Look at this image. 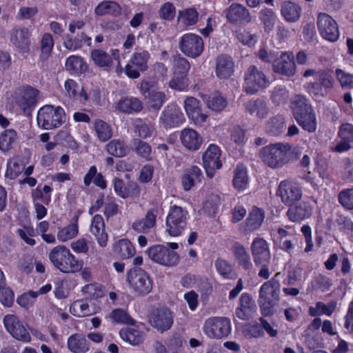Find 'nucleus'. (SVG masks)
<instances>
[{
    "instance_id": "f257e3e1",
    "label": "nucleus",
    "mask_w": 353,
    "mask_h": 353,
    "mask_svg": "<svg viewBox=\"0 0 353 353\" xmlns=\"http://www.w3.org/2000/svg\"><path fill=\"white\" fill-rule=\"evenodd\" d=\"M292 156V147L288 143H277L262 148L259 157L265 165L272 168H281L287 164Z\"/></svg>"
},
{
    "instance_id": "f03ea898",
    "label": "nucleus",
    "mask_w": 353,
    "mask_h": 353,
    "mask_svg": "<svg viewBox=\"0 0 353 353\" xmlns=\"http://www.w3.org/2000/svg\"><path fill=\"white\" fill-rule=\"evenodd\" d=\"M52 265L63 273H76L82 270L83 261L79 260L65 245H57L49 253Z\"/></svg>"
},
{
    "instance_id": "7ed1b4c3",
    "label": "nucleus",
    "mask_w": 353,
    "mask_h": 353,
    "mask_svg": "<svg viewBox=\"0 0 353 353\" xmlns=\"http://www.w3.org/2000/svg\"><path fill=\"white\" fill-rule=\"evenodd\" d=\"M291 108L296 121L305 130L309 132L316 130V117L305 97L296 96L292 101Z\"/></svg>"
},
{
    "instance_id": "20e7f679",
    "label": "nucleus",
    "mask_w": 353,
    "mask_h": 353,
    "mask_svg": "<svg viewBox=\"0 0 353 353\" xmlns=\"http://www.w3.org/2000/svg\"><path fill=\"white\" fill-rule=\"evenodd\" d=\"M279 294L280 284L275 278L272 279L261 285L259 292V303L264 315L268 316L272 314V308L276 305Z\"/></svg>"
},
{
    "instance_id": "39448f33",
    "label": "nucleus",
    "mask_w": 353,
    "mask_h": 353,
    "mask_svg": "<svg viewBox=\"0 0 353 353\" xmlns=\"http://www.w3.org/2000/svg\"><path fill=\"white\" fill-rule=\"evenodd\" d=\"M65 111L60 106L46 105L37 112L38 125L44 130L59 128L65 121Z\"/></svg>"
},
{
    "instance_id": "423d86ee",
    "label": "nucleus",
    "mask_w": 353,
    "mask_h": 353,
    "mask_svg": "<svg viewBox=\"0 0 353 353\" xmlns=\"http://www.w3.org/2000/svg\"><path fill=\"white\" fill-rule=\"evenodd\" d=\"M127 282L132 292L137 296H145L152 290V279L145 271L141 268H132L128 271Z\"/></svg>"
},
{
    "instance_id": "0eeeda50",
    "label": "nucleus",
    "mask_w": 353,
    "mask_h": 353,
    "mask_svg": "<svg viewBox=\"0 0 353 353\" xmlns=\"http://www.w3.org/2000/svg\"><path fill=\"white\" fill-rule=\"evenodd\" d=\"M188 212L176 205L170 208L166 217V232L172 236H180L186 228Z\"/></svg>"
},
{
    "instance_id": "6e6552de",
    "label": "nucleus",
    "mask_w": 353,
    "mask_h": 353,
    "mask_svg": "<svg viewBox=\"0 0 353 353\" xmlns=\"http://www.w3.org/2000/svg\"><path fill=\"white\" fill-rule=\"evenodd\" d=\"M39 91L30 86L19 88L8 99L13 108L17 107L24 112L31 110L36 105Z\"/></svg>"
},
{
    "instance_id": "1a4fd4ad",
    "label": "nucleus",
    "mask_w": 353,
    "mask_h": 353,
    "mask_svg": "<svg viewBox=\"0 0 353 353\" xmlns=\"http://www.w3.org/2000/svg\"><path fill=\"white\" fill-rule=\"evenodd\" d=\"M203 331L210 339H220L229 335L231 323L226 317H210L205 320Z\"/></svg>"
},
{
    "instance_id": "9d476101",
    "label": "nucleus",
    "mask_w": 353,
    "mask_h": 353,
    "mask_svg": "<svg viewBox=\"0 0 353 353\" xmlns=\"http://www.w3.org/2000/svg\"><path fill=\"white\" fill-rule=\"evenodd\" d=\"M222 151L219 146L211 143L202 155L203 166L208 177L212 178L216 170L222 167Z\"/></svg>"
},
{
    "instance_id": "9b49d317",
    "label": "nucleus",
    "mask_w": 353,
    "mask_h": 353,
    "mask_svg": "<svg viewBox=\"0 0 353 353\" xmlns=\"http://www.w3.org/2000/svg\"><path fill=\"white\" fill-rule=\"evenodd\" d=\"M270 84L263 72L255 66H250L245 76L244 89L248 94H253L265 88Z\"/></svg>"
},
{
    "instance_id": "f8f14e48",
    "label": "nucleus",
    "mask_w": 353,
    "mask_h": 353,
    "mask_svg": "<svg viewBox=\"0 0 353 353\" xmlns=\"http://www.w3.org/2000/svg\"><path fill=\"white\" fill-rule=\"evenodd\" d=\"M179 46L185 55L192 58L199 57L204 49L201 37L193 33L183 34L180 38Z\"/></svg>"
},
{
    "instance_id": "ddd939ff",
    "label": "nucleus",
    "mask_w": 353,
    "mask_h": 353,
    "mask_svg": "<svg viewBox=\"0 0 353 353\" xmlns=\"http://www.w3.org/2000/svg\"><path fill=\"white\" fill-rule=\"evenodd\" d=\"M148 254L152 261L165 266L176 265L179 260L176 252L161 245L150 247L148 250Z\"/></svg>"
},
{
    "instance_id": "4468645a",
    "label": "nucleus",
    "mask_w": 353,
    "mask_h": 353,
    "mask_svg": "<svg viewBox=\"0 0 353 353\" xmlns=\"http://www.w3.org/2000/svg\"><path fill=\"white\" fill-rule=\"evenodd\" d=\"M150 58V54L146 50H139L134 52L125 66V74L132 79L138 78L140 76V72L148 68V62Z\"/></svg>"
},
{
    "instance_id": "2eb2a0df",
    "label": "nucleus",
    "mask_w": 353,
    "mask_h": 353,
    "mask_svg": "<svg viewBox=\"0 0 353 353\" xmlns=\"http://www.w3.org/2000/svg\"><path fill=\"white\" fill-rule=\"evenodd\" d=\"M140 90L145 98L148 99L149 105L154 109H160L166 101L165 92L157 89L152 80L142 81L140 84Z\"/></svg>"
},
{
    "instance_id": "dca6fc26",
    "label": "nucleus",
    "mask_w": 353,
    "mask_h": 353,
    "mask_svg": "<svg viewBox=\"0 0 353 353\" xmlns=\"http://www.w3.org/2000/svg\"><path fill=\"white\" fill-rule=\"evenodd\" d=\"M278 195L283 203L291 206L301 199L302 190L297 183L285 180L280 182Z\"/></svg>"
},
{
    "instance_id": "f3484780",
    "label": "nucleus",
    "mask_w": 353,
    "mask_h": 353,
    "mask_svg": "<svg viewBox=\"0 0 353 353\" xmlns=\"http://www.w3.org/2000/svg\"><path fill=\"white\" fill-rule=\"evenodd\" d=\"M6 330L16 339L25 343L31 341V336L23 323L14 314H7L3 318Z\"/></svg>"
},
{
    "instance_id": "a211bd4d",
    "label": "nucleus",
    "mask_w": 353,
    "mask_h": 353,
    "mask_svg": "<svg viewBox=\"0 0 353 353\" xmlns=\"http://www.w3.org/2000/svg\"><path fill=\"white\" fill-rule=\"evenodd\" d=\"M163 213V210L161 203L152 205L148 210L144 219L137 220L132 223L133 230L139 232H148L156 225V219L159 215Z\"/></svg>"
},
{
    "instance_id": "6ab92c4d",
    "label": "nucleus",
    "mask_w": 353,
    "mask_h": 353,
    "mask_svg": "<svg viewBox=\"0 0 353 353\" xmlns=\"http://www.w3.org/2000/svg\"><path fill=\"white\" fill-rule=\"evenodd\" d=\"M273 70L285 76H292L296 71L294 57L292 52H283L280 55L276 54L272 63Z\"/></svg>"
},
{
    "instance_id": "aec40b11",
    "label": "nucleus",
    "mask_w": 353,
    "mask_h": 353,
    "mask_svg": "<svg viewBox=\"0 0 353 353\" xmlns=\"http://www.w3.org/2000/svg\"><path fill=\"white\" fill-rule=\"evenodd\" d=\"M150 323L159 331H167L173 324V314L167 307L156 309L150 315Z\"/></svg>"
},
{
    "instance_id": "412c9836",
    "label": "nucleus",
    "mask_w": 353,
    "mask_h": 353,
    "mask_svg": "<svg viewBox=\"0 0 353 353\" xmlns=\"http://www.w3.org/2000/svg\"><path fill=\"white\" fill-rule=\"evenodd\" d=\"M185 121L181 109L175 105H170L163 110L160 117V123L165 128L178 127Z\"/></svg>"
},
{
    "instance_id": "4be33fe9",
    "label": "nucleus",
    "mask_w": 353,
    "mask_h": 353,
    "mask_svg": "<svg viewBox=\"0 0 353 353\" xmlns=\"http://www.w3.org/2000/svg\"><path fill=\"white\" fill-rule=\"evenodd\" d=\"M253 260L256 265L269 263L271 259L268 242L262 238H256L251 245Z\"/></svg>"
},
{
    "instance_id": "5701e85b",
    "label": "nucleus",
    "mask_w": 353,
    "mask_h": 353,
    "mask_svg": "<svg viewBox=\"0 0 353 353\" xmlns=\"http://www.w3.org/2000/svg\"><path fill=\"white\" fill-rule=\"evenodd\" d=\"M183 106L188 118L195 125H201L207 121L208 115L202 112L200 102L196 99L188 97Z\"/></svg>"
},
{
    "instance_id": "b1692460",
    "label": "nucleus",
    "mask_w": 353,
    "mask_h": 353,
    "mask_svg": "<svg viewBox=\"0 0 353 353\" xmlns=\"http://www.w3.org/2000/svg\"><path fill=\"white\" fill-rule=\"evenodd\" d=\"M180 141L188 150L194 152L200 149L203 139L195 130L186 128L181 131Z\"/></svg>"
},
{
    "instance_id": "393cba45",
    "label": "nucleus",
    "mask_w": 353,
    "mask_h": 353,
    "mask_svg": "<svg viewBox=\"0 0 353 353\" xmlns=\"http://www.w3.org/2000/svg\"><path fill=\"white\" fill-rule=\"evenodd\" d=\"M314 203L313 200L303 201L296 206L290 207L287 212L288 219L291 221L296 222L310 217Z\"/></svg>"
},
{
    "instance_id": "a878e982",
    "label": "nucleus",
    "mask_w": 353,
    "mask_h": 353,
    "mask_svg": "<svg viewBox=\"0 0 353 353\" xmlns=\"http://www.w3.org/2000/svg\"><path fill=\"white\" fill-rule=\"evenodd\" d=\"M64 90L66 96L70 99H75L79 96L83 101L89 100L95 101L98 99V93H88L83 88H80L78 83L73 79H67L64 83Z\"/></svg>"
},
{
    "instance_id": "bb28decb",
    "label": "nucleus",
    "mask_w": 353,
    "mask_h": 353,
    "mask_svg": "<svg viewBox=\"0 0 353 353\" xmlns=\"http://www.w3.org/2000/svg\"><path fill=\"white\" fill-rule=\"evenodd\" d=\"M256 311V305L251 296L243 293L239 299V305L236 309V316L242 320L251 318Z\"/></svg>"
},
{
    "instance_id": "cd10ccee",
    "label": "nucleus",
    "mask_w": 353,
    "mask_h": 353,
    "mask_svg": "<svg viewBox=\"0 0 353 353\" xmlns=\"http://www.w3.org/2000/svg\"><path fill=\"white\" fill-rule=\"evenodd\" d=\"M90 231L95 236L99 246L105 248L107 245L108 235L105 231V223L101 215L93 216Z\"/></svg>"
},
{
    "instance_id": "c85d7f7f",
    "label": "nucleus",
    "mask_w": 353,
    "mask_h": 353,
    "mask_svg": "<svg viewBox=\"0 0 353 353\" xmlns=\"http://www.w3.org/2000/svg\"><path fill=\"white\" fill-rule=\"evenodd\" d=\"M228 21L234 23H249L251 17L248 9L238 3H233L229 8L227 12Z\"/></svg>"
},
{
    "instance_id": "c756f323",
    "label": "nucleus",
    "mask_w": 353,
    "mask_h": 353,
    "mask_svg": "<svg viewBox=\"0 0 353 353\" xmlns=\"http://www.w3.org/2000/svg\"><path fill=\"white\" fill-rule=\"evenodd\" d=\"M30 32L28 28H14L10 33V41L23 52L28 50Z\"/></svg>"
},
{
    "instance_id": "7c9ffc66",
    "label": "nucleus",
    "mask_w": 353,
    "mask_h": 353,
    "mask_svg": "<svg viewBox=\"0 0 353 353\" xmlns=\"http://www.w3.org/2000/svg\"><path fill=\"white\" fill-rule=\"evenodd\" d=\"M115 110L126 114L138 112L142 109L141 102L135 97H125L121 98L115 104Z\"/></svg>"
},
{
    "instance_id": "2f4dec72",
    "label": "nucleus",
    "mask_w": 353,
    "mask_h": 353,
    "mask_svg": "<svg viewBox=\"0 0 353 353\" xmlns=\"http://www.w3.org/2000/svg\"><path fill=\"white\" fill-rule=\"evenodd\" d=\"M143 328L142 325H137L134 327L123 328L119 332L120 337L131 345H138L143 340Z\"/></svg>"
},
{
    "instance_id": "473e14b6",
    "label": "nucleus",
    "mask_w": 353,
    "mask_h": 353,
    "mask_svg": "<svg viewBox=\"0 0 353 353\" xmlns=\"http://www.w3.org/2000/svg\"><path fill=\"white\" fill-rule=\"evenodd\" d=\"M301 6L291 1H285L281 3V13L283 19L290 23L297 21L301 14Z\"/></svg>"
},
{
    "instance_id": "72a5a7b5",
    "label": "nucleus",
    "mask_w": 353,
    "mask_h": 353,
    "mask_svg": "<svg viewBox=\"0 0 353 353\" xmlns=\"http://www.w3.org/2000/svg\"><path fill=\"white\" fill-rule=\"evenodd\" d=\"M246 111L252 117L265 118L269 113L267 103L263 99L250 100L245 104Z\"/></svg>"
},
{
    "instance_id": "f704fd0d",
    "label": "nucleus",
    "mask_w": 353,
    "mask_h": 353,
    "mask_svg": "<svg viewBox=\"0 0 353 353\" xmlns=\"http://www.w3.org/2000/svg\"><path fill=\"white\" fill-rule=\"evenodd\" d=\"M202 177L201 170L197 166H192L184 172L181 177V184L185 191L190 190L194 184L201 181Z\"/></svg>"
},
{
    "instance_id": "c9c22d12",
    "label": "nucleus",
    "mask_w": 353,
    "mask_h": 353,
    "mask_svg": "<svg viewBox=\"0 0 353 353\" xmlns=\"http://www.w3.org/2000/svg\"><path fill=\"white\" fill-rule=\"evenodd\" d=\"M67 345L72 353H85L89 350L88 343L81 334L71 335L68 339Z\"/></svg>"
},
{
    "instance_id": "e433bc0d",
    "label": "nucleus",
    "mask_w": 353,
    "mask_h": 353,
    "mask_svg": "<svg viewBox=\"0 0 353 353\" xmlns=\"http://www.w3.org/2000/svg\"><path fill=\"white\" fill-rule=\"evenodd\" d=\"M232 185L234 188L239 192L244 191L248 188L249 185V179L247 168L244 165H238L235 168Z\"/></svg>"
},
{
    "instance_id": "4c0bfd02",
    "label": "nucleus",
    "mask_w": 353,
    "mask_h": 353,
    "mask_svg": "<svg viewBox=\"0 0 353 353\" xmlns=\"http://www.w3.org/2000/svg\"><path fill=\"white\" fill-rule=\"evenodd\" d=\"M234 72V63L230 57L221 55L218 57L216 72L221 79L230 77Z\"/></svg>"
},
{
    "instance_id": "58836bf2",
    "label": "nucleus",
    "mask_w": 353,
    "mask_h": 353,
    "mask_svg": "<svg viewBox=\"0 0 353 353\" xmlns=\"http://www.w3.org/2000/svg\"><path fill=\"white\" fill-rule=\"evenodd\" d=\"M70 312L77 317H84L95 314L97 310L90 306L87 301L80 299L74 301L70 305Z\"/></svg>"
},
{
    "instance_id": "ea45409f",
    "label": "nucleus",
    "mask_w": 353,
    "mask_h": 353,
    "mask_svg": "<svg viewBox=\"0 0 353 353\" xmlns=\"http://www.w3.org/2000/svg\"><path fill=\"white\" fill-rule=\"evenodd\" d=\"M93 131L99 141L105 142L112 137V129L105 121L97 119L93 123Z\"/></svg>"
},
{
    "instance_id": "a19ab883",
    "label": "nucleus",
    "mask_w": 353,
    "mask_h": 353,
    "mask_svg": "<svg viewBox=\"0 0 353 353\" xmlns=\"http://www.w3.org/2000/svg\"><path fill=\"white\" fill-rule=\"evenodd\" d=\"M113 252L118 257L125 259L134 256L135 248L128 239H121L114 245Z\"/></svg>"
},
{
    "instance_id": "79ce46f5",
    "label": "nucleus",
    "mask_w": 353,
    "mask_h": 353,
    "mask_svg": "<svg viewBox=\"0 0 353 353\" xmlns=\"http://www.w3.org/2000/svg\"><path fill=\"white\" fill-rule=\"evenodd\" d=\"M23 170L24 163L23 161L19 157H13L7 163L5 177L7 180H14L22 173Z\"/></svg>"
},
{
    "instance_id": "37998d69",
    "label": "nucleus",
    "mask_w": 353,
    "mask_h": 353,
    "mask_svg": "<svg viewBox=\"0 0 353 353\" xmlns=\"http://www.w3.org/2000/svg\"><path fill=\"white\" fill-rule=\"evenodd\" d=\"M67 70L72 74H82L87 71L88 65L80 56L71 55L67 58L65 64Z\"/></svg>"
},
{
    "instance_id": "c03bdc74",
    "label": "nucleus",
    "mask_w": 353,
    "mask_h": 353,
    "mask_svg": "<svg viewBox=\"0 0 353 353\" xmlns=\"http://www.w3.org/2000/svg\"><path fill=\"white\" fill-rule=\"evenodd\" d=\"M91 43V37H88L84 33H82L80 35H77L74 39L66 37L63 41L65 48L70 51H75L82 48L84 45L90 46Z\"/></svg>"
},
{
    "instance_id": "a18cd8bd",
    "label": "nucleus",
    "mask_w": 353,
    "mask_h": 353,
    "mask_svg": "<svg viewBox=\"0 0 353 353\" xmlns=\"http://www.w3.org/2000/svg\"><path fill=\"white\" fill-rule=\"evenodd\" d=\"M79 233L77 219L72 223L61 228L57 232V239L61 243L67 242L75 238Z\"/></svg>"
},
{
    "instance_id": "49530a36",
    "label": "nucleus",
    "mask_w": 353,
    "mask_h": 353,
    "mask_svg": "<svg viewBox=\"0 0 353 353\" xmlns=\"http://www.w3.org/2000/svg\"><path fill=\"white\" fill-rule=\"evenodd\" d=\"M317 26L321 35L326 40L331 41V17L325 13L318 16Z\"/></svg>"
},
{
    "instance_id": "de8ad7c7",
    "label": "nucleus",
    "mask_w": 353,
    "mask_h": 353,
    "mask_svg": "<svg viewBox=\"0 0 353 353\" xmlns=\"http://www.w3.org/2000/svg\"><path fill=\"white\" fill-rule=\"evenodd\" d=\"M206 104L212 111L221 112L226 108L228 101L220 93L216 92L209 96Z\"/></svg>"
},
{
    "instance_id": "09e8293b",
    "label": "nucleus",
    "mask_w": 353,
    "mask_h": 353,
    "mask_svg": "<svg viewBox=\"0 0 353 353\" xmlns=\"http://www.w3.org/2000/svg\"><path fill=\"white\" fill-rule=\"evenodd\" d=\"M107 152L114 157H122L128 153V148L119 139H113L106 145Z\"/></svg>"
},
{
    "instance_id": "8fccbe9b",
    "label": "nucleus",
    "mask_w": 353,
    "mask_h": 353,
    "mask_svg": "<svg viewBox=\"0 0 353 353\" xmlns=\"http://www.w3.org/2000/svg\"><path fill=\"white\" fill-rule=\"evenodd\" d=\"M91 59L94 63L100 68H108L112 65V58L105 51L93 50L91 51Z\"/></svg>"
},
{
    "instance_id": "3c124183",
    "label": "nucleus",
    "mask_w": 353,
    "mask_h": 353,
    "mask_svg": "<svg viewBox=\"0 0 353 353\" xmlns=\"http://www.w3.org/2000/svg\"><path fill=\"white\" fill-rule=\"evenodd\" d=\"M17 139V134L12 129L6 130L0 135V150L3 152L8 151Z\"/></svg>"
},
{
    "instance_id": "603ef678",
    "label": "nucleus",
    "mask_w": 353,
    "mask_h": 353,
    "mask_svg": "<svg viewBox=\"0 0 353 353\" xmlns=\"http://www.w3.org/2000/svg\"><path fill=\"white\" fill-rule=\"evenodd\" d=\"M199 13L194 8H185L179 13V21L185 26L194 25L198 21Z\"/></svg>"
},
{
    "instance_id": "864d4df0",
    "label": "nucleus",
    "mask_w": 353,
    "mask_h": 353,
    "mask_svg": "<svg viewBox=\"0 0 353 353\" xmlns=\"http://www.w3.org/2000/svg\"><path fill=\"white\" fill-rule=\"evenodd\" d=\"M260 19L264 25L266 32H270L274 28L277 17L274 12L270 9H263L260 11Z\"/></svg>"
},
{
    "instance_id": "5fc2aeb1",
    "label": "nucleus",
    "mask_w": 353,
    "mask_h": 353,
    "mask_svg": "<svg viewBox=\"0 0 353 353\" xmlns=\"http://www.w3.org/2000/svg\"><path fill=\"white\" fill-rule=\"evenodd\" d=\"M112 323L120 324H132L133 320L127 312L122 309L113 310L106 317Z\"/></svg>"
},
{
    "instance_id": "6e6d98bb",
    "label": "nucleus",
    "mask_w": 353,
    "mask_h": 353,
    "mask_svg": "<svg viewBox=\"0 0 353 353\" xmlns=\"http://www.w3.org/2000/svg\"><path fill=\"white\" fill-rule=\"evenodd\" d=\"M263 219V212L258 208H254L247 219V225L250 230H256L261 225Z\"/></svg>"
},
{
    "instance_id": "4d7b16f0",
    "label": "nucleus",
    "mask_w": 353,
    "mask_h": 353,
    "mask_svg": "<svg viewBox=\"0 0 353 353\" xmlns=\"http://www.w3.org/2000/svg\"><path fill=\"white\" fill-rule=\"evenodd\" d=\"M134 128L135 133L142 139L150 137L154 130L152 124L144 122L141 119L134 121Z\"/></svg>"
},
{
    "instance_id": "13d9d810",
    "label": "nucleus",
    "mask_w": 353,
    "mask_h": 353,
    "mask_svg": "<svg viewBox=\"0 0 353 353\" xmlns=\"http://www.w3.org/2000/svg\"><path fill=\"white\" fill-rule=\"evenodd\" d=\"M17 234L26 244L29 245H35L36 242L34 239L35 231L32 225H21L17 230Z\"/></svg>"
},
{
    "instance_id": "bf43d9fd",
    "label": "nucleus",
    "mask_w": 353,
    "mask_h": 353,
    "mask_svg": "<svg viewBox=\"0 0 353 353\" xmlns=\"http://www.w3.org/2000/svg\"><path fill=\"white\" fill-rule=\"evenodd\" d=\"M98 15L117 14L120 12L119 6L114 1H103L95 9Z\"/></svg>"
},
{
    "instance_id": "052dcab7",
    "label": "nucleus",
    "mask_w": 353,
    "mask_h": 353,
    "mask_svg": "<svg viewBox=\"0 0 353 353\" xmlns=\"http://www.w3.org/2000/svg\"><path fill=\"white\" fill-rule=\"evenodd\" d=\"M82 294L87 298L102 297L104 294L103 287L98 283H90L81 289Z\"/></svg>"
},
{
    "instance_id": "680f3d73",
    "label": "nucleus",
    "mask_w": 353,
    "mask_h": 353,
    "mask_svg": "<svg viewBox=\"0 0 353 353\" xmlns=\"http://www.w3.org/2000/svg\"><path fill=\"white\" fill-rule=\"evenodd\" d=\"M234 254L239 263L245 268H248L250 265V256L244 247L240 244H236L234 247Z\"/></svg>"
},
{
    "instance_id": "e2e57ef3",
    "label": "nucleus",
    "mask_w": 353,
    "mask_h": 353,
    "mask_svg": "<svg viewBox=\"0 0 353 353\" xmlns=\"http://www.w3.org/2000/svg\"><path fill=\"white\" fill-rule=\"evenodd\" d=\"M14 292L6 286L5 281L0 284V302L6 307H10L14 302Z\"/></svg>"
},
{
    "instance_id": "0e129e2a",
    "label": "nucleus",
    "mask_w": 353,
    "mask_h": 353,
    "mask_svg": "<svg viewBox=\"0 0 353 353\" xmlns=\"http://www.w3.org/2000/svg\"><path fill=\"white\" fill-rule=\"evenodd\" d=\"M159 16L161 19L172 21L176 15V8L171 2H165L161 5L159 10Z\"/></svg>"
},
{
    "instance_id": "69168bd1",
    "label": "nucleus",
    "mask_w": 353,
    "mask_h": 353,
    "mask_svg": "<svg viewBox=\"0 0 353 353\" xmlns=\"http://www.w3.org/2000/svg\"><path fill=\"white\" fill-rule=\"evenodd\" d=\"M133 147L137 153L146 160L150 159L151 148L145 142L139 139H134L132 142Z\"/></svg>"
},
{
    "instance_id": "338daca9",
    "label": "nucleus",
    "mask_w": 353,
    "mask_h": 353,
    "mask_svg": "<svg viewBox=\"0 0 353 353\" xmlns=\"http://www.w3.org/2000/svg\"><path fill=\"white\" fill-rule=\"evenodd\" d=\"M188 80L186 76L174 74L169 82V87L178 91H184L188 87Z\"/></svg>"
},
{
    "instance_id": "774afa93",
    "label": "nucleus",
    "mask_w": 353,
    "mask_h": 353,
    "mask_svg": "<svg viewBox=\"0 0 353 353\" xmlns=\"http://www.w3.org/2000/svg\"><path fill=\"white\" fill-rule=\"evenodd\" d=\"M339 203L348 210H353V188L342 190L338 196Z\"/></svg>"
}]
</instances>
